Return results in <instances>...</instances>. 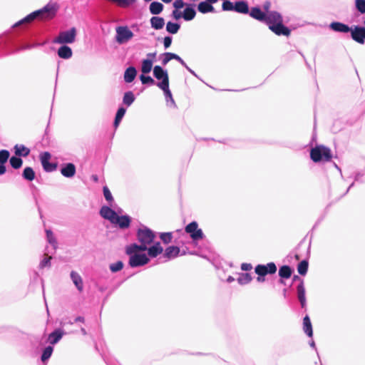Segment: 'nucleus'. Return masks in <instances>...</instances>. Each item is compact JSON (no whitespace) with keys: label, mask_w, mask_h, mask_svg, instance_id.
Wrapping results in <instances>:
<instances>
[{"label":"nucleus","mask_w":365,"mask_h":365,"mask_svg":"<svg viewBox=\"0 0 365 365\" xmlns=\"http://www.w3.org/2000/svg\"><path fill=\"white\" fill-rule=\"evenodd\" d=\"M137 238L140 245L138 247H145L148 251V257L151 258L156 257L163 252V248L160 242H155L151 245L155 238V233L147 227H142L137 232Z\"/></svg>","instance_id":"1"},{"label":"nucleus","mask_w":365,"mask_h":365,"mask_svg":"<svg viewBox=\"0 0 365 365\" xmlns=\"http://www.w3.org/2000/svg\"><path fill=\"white\" fill-rule=\"evenodd\" d=\"M264 23L277 36H288L290 34V30L283 25V18L277 11L267 13Z\"/></svg>","instance_id":"2"},{"label":"nucleus","mask_w":365,"mask_h":365,"mask_svg":"<svg viewBox=\"0 0 365 365\" xmlns=\"http://www.w3.org/2000/svg\"><path fill=\"white\" fill-rule=\"evenodd\" d=\"M125 251L126 254L130 256L129 265L131 267L143 266L150 261L148 255L143 252L146 251L145 247L140 248L136 243L127 246Z\"/></svg>","instance_id":"3"},{"label":"nucleus","mask_w":365,"mask_h":365,"mask_svg":"<svg viewBox=\"0 0 365 365\" xmlns=\"http://www.w3.org/2000/svg\"><path fill=\"white\" fill-rule=\"evenodd\" d=\"M57 11V6L55 3H48L41 9L35 11L27 16L17 22L14 26H19L22 24L30 23L36 19H52Z\"/></svg>","instance_id":"4"},{"label":"nucleus","mask_w":365,"mask_h":365,"mask_svg":"<svg viewBox=\"0 0 365 365\" xmlns=\"http://www.w3.org/2000/svg\"><path fill=\"white\" fill-rule=\"evenodd\" d=\"M311 159L315 162L329 161L331 158V153L329 148L324 145H317L311 150Z\"/></svg>","instance_id":"5"},{"label":"nucleus","mask_w":365,"mask_h":365,"mask_svg":"<svg viewBox=\"0 0 365 365\" xmlns=\"http://www.w3.org/2000/svg\"><path fill=\"white\" fill-rule=\"evenodd\" d=\"M133 36V32L128 26H118L115 28V40L120 45L127 43Z\"/></svg>","instance_id":"6"},{"label":"nucleus","mask_w":365,"mask_h":365,"mask_svg":"<svg viewBox=\"0 0 365 365\" xmlns=\"http://www.w3.org/2000/svg\"><path fill=\"white\" fill-rule=\"evenodd\" d=\"M76 36V29L71 28L69 30L61 31L58 36L53 39V42L59 44L72 43L75 41Z\"/></svg>","instance_id":"7"},{"label":"nucleus","mask_w":365,"mask_h":365,"mask_svg":"<svg viewBox=\"0 0 365 365\" xmlns=\"http://www.w3.org/2000/svg\"><path fill=\"white\" fill-rule=\"evenodd\" d=\"M153 76L155 78L160 81L156 85L158 88L164 87L169 85V78L167 71L164 70L160 66H155L153 68Z\"/></svg>","instance_id":"8"},{"label":"nucleus","mask_w":365,"mask_h":365,"mask_svg":"<svg viewBox=\"0 0 365 365\" xmlns=\"http://www.w3.org/2000/svg\"><path fill=\"white\" fill-rule=\"evenodd\" d=\"M185 232L190 234L193 241H197L204 237L202 230L198 228V225L196 222H192L188 224L185 227Z\"/></svg>","instance_id":"9"},{"label":"nucleus","mask_w":365,"mask_h":365,"mask_svg":"<svg viewBox=\"0 0 365 365\" xmlns=\"http://www.w3.org/2000/svg\"><path fill=\"white\" fill-rule=\"evenodd\" d=\"M123 210L119 208L116 211L113 210L108 206H103L100 210L101 215L106 220H109L111 223H114V220L118 214H121Z\"/></svg>","instance_id":"10"},{"label":"nucleus","mask_w":365,"mask_h":365,"mask_svg":"<svg viewBox=\"0 0 365 365\" xmlns=\"http://www.w3.org/2000/svg\"><path fill=\"white\" fill-rule=\"evenodd\" d=\"M172 58H175V60L178 61L182 66H183L193 76H197L196 73L194 71H192L190 68L187 66L186 63L177 54L173 53H164V58L162 61L163 65L165 66Z\"/></svg>","instance_id":"11"},{"label":"nucleus","mask_w":365,"mask_h":365,"mask_svg":"<svg viewBox=\"0 0 365 365\" xmlns=\"http://www.w3.org/2000/svg\"><path fill=\"white\" fill-rule=\"evenodd\" d=\"M277 271V267L274 262H269L266 265L259 264L255 267V272L259 276H265L267 274H274Z\"/></svg>","instance_id":"12"},{"label":"nucleus","mask_w":365,"mask_h":365,"mask_svg":"<svg viewBox=\"0 0 365 365\" xmlns=\"http://www.w3.org/2000/svg\"><path fill=\"white\" fill-rule=\"evenodd\" d=\"M350 32L353 40L361 44L365 43V27L356 26Z\"/></svg>","instance_id":"13"},{"label":"nucleus","mask_w":365,"mask_h":365,"mask_svg":"<svg viewBox=\"0 0 365 365\" xmlns=\"http://www.w3.org/2000/svg\"><path fill=\"white\" fill-rule=\"evenodd\" d=\"M51 158V155L48 152L43 153L41 154L40 159L43 169L47 172H51L54 170L56 168V165L53 163H51L49 162Z\"/></svg>","instance_id":"14"},{"label":"nucleus","mask_w":365,"mask_h":365,"mask_svg":"<svg viewBox=\"0 0 365 365\" xmlns=\"http://www.w3.org/2000/svg\"><path fill=\"white\" fill-rule=\"evenodd\" d=\"M329 28L332 31L339 33H348L351 31V28H350L348 25L338 21H334L331 23L329 24Z\"/></svg>","instance_id":"15"},{"label":"nucleus","mask_w":365,"mask_h":365,"mask_svg":"<svg viewBox=\"0 0 365 365\" xmlns=\"http://www.w3.org/2000/svg\"><path fill=\"white\" fill-rule=\"evenodd\" d=\"M70 277L76 289L81 292L83 290V282L81 275L76 271H71Z\"/></svg>","instance_id":"16"},{"label":"nucleus","mask_w":365,"mask_h":365,"mask_svg":"<svg viewBox=\"0 0 365 365\" xmlns=\"http://www.w3.org/2000/svg\"><path fill=\"white\" fill-rule=\"evenodd\" d=\"M113 224L118 225L121 229L128 228L130 224V217L128 215L119 216L118 215Z\"/></svg>","instance_id":"17"},{"label":"nucleus","mask_w":365,"mask_h":365,"mask_svg":"<svg viewBox=\"0 0 365 365\" xmlns=\"http://www.w3.org/2000/svg\"><path fill=\"white\" fill-rule=\"evenodd\" d=\"M249 14L253 19L264 23L267 13L262 11L259 7H252Z\"/></svg>","instance_id":"18"},{"label":"nucleus","mask_w":365,"mask_h":365,"mask_svg":"<svg viewBox=\"0 0 365 365\" xmlns=\"http://www.w3.org/2000/svg\"><path fill=\"white\" fill-rule=\"evenodd\" d=\"M61 173L66 178H72L76 174V166L73 163H67L61 168Z\"/></svg>","instance_id":"19"},{"label":"nucleus","mask_w":365,"mask_h":365,"mask_svg":"<svg viewBox=\"0 0 365 365\" xmlns=\"http://www.w3.org/2000/svg\"><path fill=\"white\" fill-rule=\"evenodd\" d=\"M180 248L177 246H170L167 247L164 252V257L168 259L175 258L180 254Z\"/></svg>","instance_id":"20"},{"label":"nucleus","mask_w":365,"mask_h":365,"mask_svg":"<svg viewBox=\"0 0 365 365\" xmlns=\"http://www.w3.org/2000/svg\"><path fill=\"white\" fill-rule=\"evenodd\" d=\"M63 334L64 332L61 329H56L48 335V340L50 344H56L61 340Z\"/></svg>","instance_id":"21"},{"label":"nucleus","mask_w":365,"mask_h":365,"mask_svg":"<svg viewBox=\"0 0 365 365\" xmlns=\"http://www.w3.org/2000/svg\"><path fill=\"white\" fill-rule=\"evenodd\" d=\"M297 297L302 308L306 306L305 289L303 282L297 286Z\"/></svg>","instance_id":"22"},{"label":"nucleus","mask_w":365,"mask_h":365,"mask_svg":"<svg viewBox=\"0 0 365 365\" xmlns=\"http://www.w3.org/2000/svg\"><path fill=\"white\" fill-rule=\"evenodd\" d=\"M72 50L68 46L63 45L58 50V55L63 59H68L72 56Z\"/></svg>","instance_id":"23"},{"label":"nucleus","mask_w":365,"mask_h":365,"mask_svg":"<svg viewBox=\"0 0 365 365\" xmlns=\"http://www.w3.org/2000/svg\"><path fill=\"white\" fill-rule=\"evenodd\" d=\"M137 74L136 69L130 66L128 68L124 73V80L126 83H131L135 79Z\"/></svg>","instance_id":"24"},{"label":"nucleus","mask_w":365,"mask_h":365,"mask_svg":"<svg viewBox=\"0 0 365 365\" xmlns=\"http://www.w3.org/2000/svg\"><path fill=\"white\" fill-rule=\"evenodd\" d=\"M235 11L241 14H248L249 7L247 3L244 1H239L235 2Z\"/></svg>","instance_id":"25"},{"label":"nucleus","mask_w":365,"mask_h":365,"mask_svg":"<svg viewBox=\"0 0 365 365\" xmlns=\"http://www.w3.org/2000/svg\"><path fill=\"white\" fill-rule=\"evenodd\" d=\"M160 88L161 90H163V92H164L165 101L167 102L168 106H175V103L174 99L173 98L171 91L169 89V85L165 86V88L164 87H161Z\"/></svg>","instance_id":"26"},{"label":"nucleus","mask_w":365,"mask_h":365,"mask_svg":"<svg viewBox=\"0 0 365 365\" xmlns=\"http://www.w3.org/2000/svg\"><path fill=\"white\" fill-rule=\"evenodd\" d=\"M150 24L152 28L159 30L163 28L165 21L162 17L153 16L150 19Z\"/></svg>","instance_id":"27"},{"label":"nucleus","mask_w":365,"mask_h":365,"mask_svg":"<svg viewBox=\"0 0 365 365\" xmlns=\"http://www.w3.org/2000/svg\"><path fill=\"white\" fill-rule=\"evenodd\" d=\"M303 329L308 336L312 337L313 335L312 327L310 319L308 316H305L303 319Z\"/></svg>","instance_id":"28"},{"label":"nucleus","mask_w":365,"mask_h":365,"mask_svg":"<svg viewBox=\"0 0 365 365\" xmlns=\"http://www.w3.org/2000/svg\"><path fill=\"white\" fill-rule=\"evenodd\" d=\"M197 9L202 14L213 12L215 10L214 7L207 1L200 2L198 4Z\"/></svg>","instance_id":"29"},{"label":"nucleus","mask_w":365,"mask_h":365,"mask_svg":"<svg viewBox=\"0 0 365 365\" xmlns=\"http://www.w3.org/2000/svg\"><path fill=\"white\" fill-rule=\"evenodd\" d=\"M14 149L15 154L19 156L26 157L30 153V150L23 145H16Z\"/></svg>","instance_id":"30"},{"label":"nucleus","mask_w":365,"mask_h":365,"mask_svg":"<svg viewBox=\"0 0 365 365\" xmlns=\"http://www.w3.org/2000/svg\"><path fill=\"white\" fill-rule=\"evenodd\" d=\"M153 68L152 59H143L141 65V71L143 74L150 73Z\"/></svg>","instance_id":"31"},{"label":"nucleus","mask_w":365,"mask_h":365,"mask_svg":"<svg viewBox=\"0 0 365 365\" xmlns=\"http://www.w3.org/2000/svg\"><path fill=\"white\" fill-rule=\"evenodd\" d=\"M163 9V5L158 1H153L150 5V11L152 14H159Z\"/></svg>","instance_id":"32"},{"label":"nucleus","mask_w":365,"mask_h":365,"mask_svg":"<svg viewBox=\"0 0 365 365\" xmlns=\"http://www.w3.org/2000/svg\"><path fill=\"white\" fill-rule=\"evenodd\" d=\"M196 15V12L195 9L192 7H187L183 12L182 18L185 21H191L192 20Z\"/></svg>","instance_id":"33"},{"label":"nucleus","mask_w":365,"mask_h":365,"mask_svg":"<svg viewBox=\"0 0 365 365\" xmlns=\"http://www.w3.org/2000/svg\"><path fill=\"white\" fill-rule=\"evenodd\" d=\"M23 177L25 180L32 181L35 178V173L30 167H26L23 172Z\"/></svg>","instance_id":"34"},{"label":"nucleus","mask_w":365,"mask_h":365,"mask_svg":"<svg viewBox=\"0 0 365 365\" xmlns=\"http://www.w3.org/2000/svg\"><path fill=\"white\" fill-rule=\"evenodd\" d=\"M292 274V269L289 266H282L279 270V275L282 278L288 279Z\"/></svg>","instance_id":"35"},{"label":"nucleus","mask_w":365,"mask_h":365,"mask_svg":"<svg viewBox=\"0 0 365 365\" xmlns=\"http://www.w3.org/2000/svg\"><path fill=\"white\" fill-rule=\"evenodd\" d=\"M135 101V96L132 91H128L125 93L123 96V103L128 106H130Z\"/></svg>","instance_id":"36"},{"label":"nucleus","mask_w":365,"mask_h":365,"mask_svg":"<svg viewBox=\"0 0 365 365\" xmlns=\"http://www.w3.org/2000/svg\"><path fill=\"white\" fill-rule=\"evenodd\" d=\"M252 280V277L248 273H242L240 274L239 277L237 278V282L241 285H245L248 283H250Z\"/></svg>","instance_id":"37"},{"label":"nucleus","mask_w":365,"mask_h":365,"mask_svg":"<svg viewBox=\"0 0 365 365\" xmlns=\"http://www.w3.org/2000/svg\"><path fill=\"white\" fill-rule=\"evenodd\" d=\"M125 108L121 107V108H119L118 111H117V113H116V115H115V121H114V126L115 128H117L120 123V122L121 121L122 118H123L125 113Z\"/></svg>","instance_id":"38"},{"label":"nucleus","mask_w":365,"mask_h":365,"mask_svg":"<svg viewBox=\"0 0 365 365\" xmlns=\"http://www.w3.org/2000/svg\"><path fill=\"white\" fill-rule=\"evenodd\" d=\"M180 25L176 23H173L169 21L166 25V30L168 32L175 34L178 33V30L180 29Z\"/></svg>","instance_id":"39"},{"label":"nucleus","mask_w":365,"mask_h":365,"mask_svg":"<svg viewBox=\"0 0 365 365\" xmlns=\"http://www.w3.org/2000/svg\"><path fill=\"white\" fill-rule=\"evenodd\" d=\"M11 167L14 169H19L21 167L23 161L20 158L11 157L9 160Z\"/></svg>","instance_id":"40"},{"label":"nucleus","mask_w":365,"mask_h":365,"mask_svg":"<svg viewBox=\"0 0 365 365\" xmlns=\"http://www.w3.org/2000/svg\"><path fill=\"white\" fill-rule=\"evenodd\" d=\"M46 232L47 241L50 245H52L53 249L55 250L56 249V245H57L56 238L54 237V235L51 230H47Z\"/></svg>","instance_id":"41"},{"label":"nucleus","mask_w":365,"mask_h":365,"mask_svg":"<svg viewBox=\"0 0 365 365\" xmlns=\"http://www.w3.org/2000/svg\"><path fill=\"white\" fill-rule=\"evenodd\" d=\"M53 349L51 346H48L46 347L43 351L42 355H41L42 361L44 362L46 360H48L51 357V356L53 353Z\"/></svg>","instance_id":"42"},{"label":"nucleus","mask_w":365,"mask_h":365,"mask_svg":"<svg viewBox=\"0 0 365 365\" xmlns=\"http://www.w3.org/2000/svg\"><path fill=\"white\" fill-rule=\"evenodd\" d=\"M307 269H308V262H307V261H306V260H303V261H302V262L298 264L297 270H298V272H299L301 275H304V274H306V273H307Z\"/></svg>","instance_id":"43"},{"label":"nucleus","mask_w":365,"mask_h":365,"mask_svg":"<svg viewBox=\"0 0 365 365\" xmlns=\"http://www.w3.org/2000/svg\"><path fill=\"white\" fill-rule=\"evenodd\" d=\"M160 238L165 244H168L171 242L173 239V233L172 232H162L160 235Z\"/></svg>","instance_id":"44"},{"label":"nucleus","mask_w":365,"mask_h":365,"mask_svg":"<svg viewBox=\"0 0 365 365\" xmlns=\"http://www.w3.org/2000/svg\"><path fill=\"white\" fill-rule=\"evenodd\" d=\"M123 267V263L121 261H118L115 263L110 264V269L112 272H117L121 270Z\"/></svg>","instance_id":"45"},{"label":"nucleus","mask_w":365,"mask_h":365,"mask_svg":"<svg viewBox=\"0 0 365 365\" xmlns=\"http://www.w3.org/2000/svg\"><path fill=\"white\" fill-rule=\"evenodd\" d=\"M9 152L6 150H0V163L4 164L7 162L9 158Z\"/></svg>","instance_id":"46"},{"label":"nucleus","mask_w":365,"mask_h":365,"mask_svg":"<svg viewBox=\"0 0 365 365\" xmlns=\"http://www.w3.org/2000/svg\"><path fill=\"white\" fill-rule=\"evenodd\" d=\"M355 6L360 13H365V0H356Z\"/></svg>","instance_id":"47"},{"label":"nucleus","mask_w":365,"mask_h":365,"mask_svg":"<svg viewBox=\"0 0 365 365\" xmlns=\"http://www.w3.org/2000/svg\"><path fill=\"white\" fill-rule=\"evenodd\" d=\"M103 191V195H104L105 199L108 202H112L113 201V198L112 194H111L110 190L108 189V187L107 186H104Z\"/></svg>","instance_id":"48"},{"label":"nucleus","mask_w":365,"mask_h":365,"mask_svg":"<svg viewBox=\"0 0 365 365\" xmlns=\"http://www.w3.org/2000/svg\"><path fill=\"white\" fill-rule=\"evenodd\" d=\"M140 79L143 84L153 85L155 83V81L150 76H148L141 75L140 76Z\"/></svg>","instance_id":"49"},{"label":"nucleus","mask_w":365,"mask_h":365,"mask_svg":"<svg viewBox=\"0 0 365 365\" xmlns=\"http://www.w3.org/2000/svg\"><path fill=\"white\" fill-rule=\"evenodd\" d=\"M51 258L52 257L51 256L43 258L39 264V267L41 269L46 267H49L51 266L50 261H51Z\"/></svg>","instance_id":"50"},{"label":"nucleus","mask_w":365,"mask_h":365,"mask_svg":"<svg viewBox=\"0 0 365 365\" xmlns=\"http://www.w3.org/2000/svg\"><path fill=\"white\" fill-rule=\"evenodd\" d=\"M224 11H235V4L229 1H225L222 4Z\"/></svg>","instance_id":"51"},{"label":"nucleus","mask_w":365,"mask_h":365,"mask_svg":"<svg viewBox=\"0 0 365 365\" xmlns=\"http://www.w3.org/2000/svg\"><path fill=\"white\" fill-rule=\"evenodd\" d=\"M185 6V4L182 0H175L173 3V6L176 9H182Z\"/></svg>","instance_id":"52"},{"label":"nucleus","mask_w":365,"mask_h":365,"mask_svg":"<svg viewBox=\"0 0 365 365\" xmlns=\"http://www.w3.org/2000/svg\"><path fill=\"white\" fill-rule=\"evenodd\" d=\"M113 1L118 3L122 7H126L130 4L128 0H114Z\"/></svg>","instance_id":"53"},{"label":"nucleus","mask_w":365,"mask_h":365,"mask_svg":"<svg viewBox=\"0 0 365 365\" xmlns=\"http://www.w3.org/2000/svg\"><path fill=\"white\" fill-rule=\"evenodd\" d=\"M163 43H164L165 48H168V47L170 46V45L172 43V38L170 36L165 37L164 38Z\"/></svg>","instance_id":"54"},{"label":"nucleus","mask_w":365,"mask_h":365,"mask_svg":"<svg viewBox=\"0 0 365 365\" xmlns=\"http://www.w3.org/2000/svg\"><path fill=\"white\" fill-rule=\"evenodd\" d=\"M271 7V3L268 1H265L262 5V9L264 10V12L265 13H269L272 11H269V9Z\"/></svg>","instance_id":"55"},{"label":"nucleus","mask_w":365,"mask_h":365,"mask_svg":"<svg viewBox=\"0 0 365 365\" xmlns=\"http://www.w3.org/2000/svg\"><path fill=\"white\" fill-rule=\"evenodd\" d=\"M173 16L175 19H179L182 17V14L180 11H178V9H176L173 11Z\"/></svg>","instance_id":"56"},{"label":"nucleus","mask_w":365,"mask_h":365,"mask_svg":"<svg viewBox=\"0 0 365 365\" xmlns=\"http://www.w3.org/2000/svg\"><path fill=\"white\" fill-rule=\"evenodd\" d=\"M241 269L244 271H249L252 269V265L247 263H242L241 265Z\"/></svg>","instance_id":"57"},{"label":"nucleus","mask_w":365,"mask_h":365,"mask_svg":"<svg viewBox=\"0 0 365 365\" xmlns=\"http://www.w3.org/2000/svg\"><path fill=\"white\" fill-rule=\"evenodd\" d=\"M38 44H36V45H31V44H26L22 47H21L20 48H19L18 51H23V50H26V49H31L32 48H34V46H38Z\"/></svg>","instance_id":"58"},{"label":"nucleus","mask_w":365,"mask_h":365,"mask_svg":"<svg viewBox=\"0 0 365 365\" xmlns=\"http://www.w3.org/2000/svg\"><path fill=\"white\" fill-rule=\"evenodd\" d=\"M147 59H152V61H153V59L156 57V53H149L147 54Z\"/></svg>","instance_id":"59"},{"label":"nucleus","mask_w":365,"mask_h":365,"mask_svg":"<svg viewBox=\"0 0 365 365\" xmlns=\"http://www.w3.org/2000/svg\"><path fill=\"white\" fill-rule=\"evenodd\" d=\"M6 173V167L4 166V164L0 163V175H3Z\"/></svg>","instance_id":"60"},{"label":"nucleus","mask_w":365,"mask_h":365,"mask_svg":"<svg viewBox=\"0 0 365 365\" xmlns=\"http://www.w3.org/2000/svg\"><path fill=\"white\" fill-rule=\"evenodd\" d=\"M84 322V318L82 317H78L75 319V322Z\"/></svg>","instance_id":"61"},{"label":"nucleus","mask_w":365,"mask_h":365,"mask_svg":"<svg viewBox=\"0 0 365 365\" xmlns=\"http://www.w3.org/2000/svg\"><path fill=\"white\" fill-rule=\"evenodd\" d=\"M257 280L259 282H262L264 281V276H259L257 278Z\"/></svg>","instance_id":"62"},{"label":"nucleus","mask_w":365,"mask_h":365,"mask_svg":"<svg viewBox=\"0 0 365 365\" xmlns=\"http://www.w3.org/2000/svg\"><path fill=\"white\" fill-rule=\"evenodd\" d=\"M234 281H235V278H234V277H231V276H230V277L227 279V282H229V283H231V282H234Z\"/></svg>","instance_id":"63"},{"label":"nucleus","mask_w":365,"mask_h":365,"mask_svg":"<svg viewBox=\"0 0 365 365\" xmlns=\"http://www.w3.org/2000/svg\"><path fill=\"white\" fill-rule=\"evenodd\" d=\"M361 175L359 173H357V174L356 175L355 178H354V180H355L356 181L359 180V179H360V177H361Z\"/></svg>","instance_id":"64"}]
</instances>
